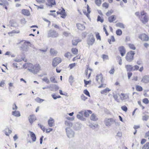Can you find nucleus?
Masks as SVG:
<instances>
[{
    "label": "nucleus",
    "mask_w": 149,
    "mask_h": 149,
    "mask_svg": "<svg viewBox=\"0 0 149 149\" xmlns=\"http://www.w3.org/2000/svg\"><path fill=\"white\" fill-rule=\"evenodd\" d=\"M96 36L97 40H101V37L99 33H97L96 34Z\"/></svg>",
    "instance_id": "864d4df0"
},
{
    "label": "nucleus",
    "mask_w": 149,
    "mask_h": 149,
    "mask_svg": "<svg viewBox=\"0 0 149 149\" xmlns=\"http://www.w3.org/2000/svg\"><path fill=\"white\" fill-rule=\"evenodd\" d=\"M115 122V120L112 118H106L104 120V123L107 126H110Z\"/></svg>",
    "instance_id": "423d86ee"
},
{
    "label": "nucleus",
    "mask_w": 149,
    "mask_h": 149,
    "mask_svg": "<svg viewBox=\"0 0 149 149\" xmlns=\"http://www.w3.org/2000/svg\"><path fill=\"white\" fill-rule=\"evenodd\" d=\"M51 82L53 83H57V82L56 79L54 77H51L50 78Z\"/></svg>",
    "instance_id": "2f4dec72"
},
{
    "label": "nucleus",
    "mask_w": 149,
    "mask_h": 149,
    "mask_svg": "<svg viewBox=\"0 0 149 149\" xmlns=\"http://www.w3.org/2000/svg\"><path fill=\"white\" fill-rule=\"evenodd\" d=\"M143 102L144 103H145L146 104H148L149 102V100L147 98H145L143 100Z\"/></svg>",
    "instance_id": "09e8293b"
},
{
    "label": "nucleus",
    "mask_w": 149,
    "mask_h": 149,
    "mask_svg": "<svg viewBox=\"0 0 149 149\" xmlns=\"http://www.w3.org/2000/svg\"><path fill=\"white\" fill-rule=\"evenodd\" d=\"M113 97L116 101L118 102H119L118 100V97L117 94H113Z\"/></svg>",
    "instance_id": "49530a36"
},
{
    "label": "nucleus",
    "mask_w": 149,
    "mask_h": 149,
    "mask_svg": "<svg viewBox=\"0 0 149 149\" xmlns=\"http://www.w3.org/2000/svg\"><path fill=\"white\" fill-rule=\"evenodd\" d=\"M11 130H9V129H8L7 130H6V131L5 132V134L6 136H8L9 135V134L11 133Z\"/></svg>",
    "instance_id": "a19ab883"
},
{
    "label": "nucleus",
    "mask_w": 149,
    "mask_h": 149,
    "mask_svg": "<svg viewBox=\"0 0 149 149\" xmlns=\"http://www.w3.org/2000/svg\"><path fill=\"white\" fill-rule=\"evenodd\" d=\"M102 58L103 60L108 59H109L108 56L104 54L102 55Z\"/></svg>",
    "instance_id": "6e6d98bb"
},
{
    "label": "nucleus",
    "mask_w": 149,
    "mask_h": 149,
    "mask_svg": "<svg viewBox=\"0 0 149 149\" xmlns=\"http://www.w3.org/2000/svg\"><path fill=\"white\" fill-rule=\"evenodd\" d=\"M38 125L40 127V128L44 131V132L45 131V127H44L43 125H41L39 123L38 124Z\"/></svg>",
    "instance_id": "13d9d810"
},
{
    "label": "nucleus",
    "mask_w": 149,
    "mask_h": 149,
    "mask_svg": "<svg viewBox=\"0 0 149 149\" xmlns=\"http://www.w3.org/2000/svg\"><path fill=\"white\" fill-rule=\"evenodd\" d=\"M121 108L123 111L125 112H126L127 111V108L125 106H123L121 107Z\"/></svg>",
    "instance_id": "3c124183"
},
{
    "label": "nucleus",
    "mask_w": 149,
    "mask_h": 149,
    "mask_svg": "<svg viewBox=\"0 0 149 149\" xmlns=\"http://www.w3.org/2000/svg\"><path fill=\"white\" fill-rule=\"evenodd\" d=\"M58 36V33L55 30H50L48 31L47 36L48 37L55 38L57 37Z\"/></svg>",
    "instance_id": "7ed1b4c3"
},
{
    "label": "nucleus",
    "mask_w": 149,
    "mask_h": 149,
    "mask_svg": "<svg viewBox=\"0 0 149 149\" xmlns=\"http://www.w3.org/2000/svg\"><path fill=\"white\" fill-rule=\"evenodd\" d=\"M139 67L137 65H135L132 67V71L137 70L139 69Z\"/></svg>",
    "instance_id": "a18cd8bd"
},
{
    "label": "nucleus",
    "mask_w": 149,
    "mask_h": 149,
    "mask_svg": "<svg viewBox=\"0 0 149 149\" xmlns=\"http://www.w3.org/2000/svg\"><path fill=\"white\" fill-rule=\"evenodd\" d=\"M116 33L117 35L120 36L122 34V32L121 30L118 29L116 31Z\"/></svg>",
    "instance_id": "ea45409f"
},
{
    "label": "nucleus",
    "mask_w": 149,
    "mask_h": 149,
    "mask_svg": "<svg viewBox=\"0 0 149 149\" xmlns=\"http://www.w3.org/2000/svg\"><path fill=\"white\" fill-rule=\"evenodd\" d=\"M103 6L105 7L106 8H108L109 6V4L107 3H104L102 4Z\"/></svg>",
    "instance_id": "bf43d9fd"
},
{
    "label": "nucleus",
    "mask_w": 149,
    "mask_h": 149,
    "mask_svg": "<svg viewBox=\"0 0 149 149\" xmlns=\"http://www.w3.org/2000/svg\"><path fill=\"white\" fill-rule=\"evenodd\" d=\"M72 52L73 54H77L78 50L76 48H72Z\"/></svg>",
    "instance_id": "c9c22d12"
},
{
    "label": "nucleus",
    "mask_w": 149,
    "mask_h": 149,
    "mask_svg": "<svg viewBox=\"0 0 149 149\" xmlns=\"http://www.w3.org/2000/svg\"><path fill=\"white\" fill-rule=\"evenodd\" d=\"M129 93H121L120 94V96L121 99L122 100H124L126 99H129Z\"/></svg>",
    "instance_id": "2eb2a0df"
},
{
    "label": "nucleus",
    "mask_w": 149,
    "mask_h": 149,
    "mask_svg": "<svg viewBox=\"0 0 149 149\" xmlns=\"http://www.w3.org/2000/svg\"><path fill=\"white\" fill-rule=\"evenodd\" d=\"M102 79V74H100L96 76V81L100 84V82L101 83V85L98 87L99 88H101L102 87H105V84H102L103 83Z\"/></svg>",
    "instance_id": "20e7f679"
},
{
    "label": "nucleus",
    "mask_w": 149,
    "mask_h": 149,
    "mask_svg": "<svg viewBox=\"0 0 149 149\" xmlns=\"http://www.w3.org/2000/svg\"><path fill=\"white\" fill-rule=\"evenodd\" d=\"M5 84V81L2 80L0 83V86L1 87H3Z\"/></svg>",
    "instance_id": "e2e57ef3"
},
{
    "label": "nucleus",
    "mask_w": 149,
    "mask_h": 149,
    "mask_svg": "<svg viewBox=\"0 0 149 149\" xmlns=\"http://www.w3.org/2000/svg\"><path fill=\"white\" fill-rule=\"evenodd\" d=\"M22 13L24 15L29 16L30 14L29 12L26 9H23L22 10Z\"/></svg>",
    "instance_id": "cd10ccee"
},
{
    "label": "nucleus",
    "mask_w": 149,
    "mask_h": 149,
    "mask_svg": "<svg viewBox=\"0 0 149 149\" xmlns=\"http://www.w3.org/2000/svg\"><path fill=\"white\" fill-rule=\"evenodd\" d=\"M84 81L85 84V86H86L90 84L91 83V81H87L86 80L84 79Z\"/></svg>",
    "instance_id": "8fccbe9b"
},
{
    "label": "nucleus",
    "mask_w": 149,
    "mask_h": 149,
    "mask_svg": "<svg viewBox=\"0 0 149 149\" xmlns=\"http://www.w3.org/2000/svg\"><path fill=\"white\" fill-rule=\"evenodd\" d=\"M90 119L93 121H96L97 118H96L95 115L94 114H93L91 116Z\"/></svg>",
    "instance_id": "7c9ffc66"
},
{
    "label": "nucleus",
    "mask_w": 149,
    "mask_h": 149,
    "mask_svg": "<svg viewBox=\"0 0 149 149\" xmlns=\"http://www.w3.org/2000/svg\"><path fill=\"white\" fill-rule=\"evenodd\" d=\"M10 24L11 26L16 27L18 26V24L15 21L12 20L9 21Z\"/></svg>",
    "instance_id": "dca6fc26"
},
{
    "label": "nucleus",
    "mask_w": 149,
    "mask_h": 149,
    "mask_svg": "<svg viewBox=\"0 0 149 149\" xmlns=\"http://www.w3.org/2000/svg\"><path fill=\"white\" fill-rule=\"evenodd\" d=\"M118 49L120 52L121 55L123 56H124L126 53V50L123 46H121L118 47Z\"/></svg>",
    "instance_id": "9b49d317"
},
{
    "label": "nucleus",
    "mask_w": 149,
    "mask_h": 149,
    "mask_svg": "<svg viewBox=\"0 0 149 149\" xmlns=\"http://www.w3.org/2000/svg\"><path fill=\"white\" fill-rule=\"evenodd\" d=\"M84 112L83 111L79 112L77 115V118L82 121H85L86 119L83 117V114Z\"/></svg>",
    "instance_id": "f8f14e48"
},
{
    "label": "nucleus",
    "mask_w": 149,
    "mask_h": 149,
    "mask_svg": "<svg viewBox=\"0 0 149 149\" xmlns=\"http://www.w3.org/2000/svg\"><path fill=\"white\" fill-rule=\"evenodd\" d=\"M67 136L69 138L74 137V131L70 128L66 127L65 128Z\"/></svg>",
    "instance_id": "39448f33"
},
{
    "label": "nucleus",
    "mask_w": 149,
    "mask_h": 149,
    "mask_svg": "<svg viewBox=\"0 0 149 149\" xmlns=\"http://www.w3.org/2000/svg\"><path fill=\"white\" fill-rule=\"evenodd\" d=\"M111 90L108 88H107L101 91V93L102 94H105L106 95L107 93L109 92Z\"/></svg>",
    "instance_id": "a878e982"
},
{
    "label": "nucleus",
    "mask_w": 149,
    "mask_h": 149,
    "mask_svg": "<svg viewBox=\"0 0 149 149\" xmlns=\"http://www.w3.org/2000/svg\"><path fill=\"white\" fill-rule=\"evenodd\" d=\"M125 68L127 71L130 72L132 71V66L130 65H127L125 66Z\"/></svg>",
    "instance_id": "bb28decb"
},
{
    "label": "nucleus",
    "mask_w": 149,
    "mask_h": 149,
    "mask_svg": "<svg viewBox=\"0 0 149 149\" xmlns=\"http://www.w3.org/2000/svg\"><path fill=\"white\" fill-rule=\"evenodd\" d=\"M50 53L52 55H54L56 54L57 52L54 49L52 48L50 49Z\"/></svg>",
    "instance_id": "f704fd0d"
},
{
    "label": "nucleus",
    "mask_w": 149,
    "mask_h": 149,
    "mask_svg": "<svg viewBox=\"0 0 149 149\" xmlns=\"http://www.w3.org/2000/svg\"><path fill=\"white\" fill-rule=\"evenodd\" d=\"M61 59L58 57H56L53 60L52 65L53 66L55 67L61 62Z\"/></svg>",
    "instance_id": "0eeeda50"
},
{
    "label": "nucleus",
    "mask_w": 149,
    "mask_h": 149,
    "mask_svg": "<svg viewBox=\"0 0 149 149\" xmlns=\"http://www.w3.org/2000/svg\"><path fill=\"white\" fill-rule=\"evenodd\" d=\"M65 125L67 127L70 128L72 126V123L70 121L66 120L65 121Z\"/></svg>",
    "instance_id": "5701e85b"
},
{
    "label": "nucleus",
    "mask_w": 149,
    "mask_h": 149,
    "mask_svg": "<svg viewBox=\"0 0 149 149\" xmlns=\"http://www.w3.org/2000/svg\"><path fill=\"white\" fill-rule=\"evenodd\" d=\"M77 28L79 30H83L85 29V27L84 26L83 24H77Z\"/></svg>",
    "instance_id": "412c9836"
},
{
    "label": "nucleus",
    "mask_w": 149,
    "mask_h": 149,
    "mask_svg": "<svg viewBox=\"0 0 149 149\" xmlns=\"http://www.w3.org/2000/svg\"><path fill=\"white\" fill-rule=\"evenodd\" d=\"M142 149H149V142L147 143L143 146Z\"/></svg>",
    "instance_id": "4c0bfd02"
},
{
    "label": "nucleus",
    "mask_w": 149,
    "mask_h": 149,
    "mask_svg": "<svg viewBox=\"0 0 149 149\" xmlns=\"http://www.w3.org/2000/svg\"><path fill=\"white\" fill-rule=\"evenodd\" d=\"M139 38L143 41H148L149 38L148 36L145 33H142L139 36Z\"/></svg>",
    "instance_id": "1a4fd4ad"
},
{
    "label": "nucleus",
    "mask_w": 149,
    "mask_h": 149,
    "mask_svg": "<svg viewBox=\"0 0 149 149\" xmlns=\"http://www.w3.org/2000/svg\"><path fill=\"white\" fill-rule=\"evenodd\" d=\"M113 13V11L111 10L108 11L106 13L107 16H108Z\"/></svg>",
    "instance_id": "052dcab7"
},
{
    "label": "nucleus",
    "mask_w": 149,
    "mask_h": 149,
    "mask_svg": "<svg viewBox=\"0 0 149 149\" xmlns=\"http://www.w3.org/2000/svg\"><path fill=\"white\" fill-rule=\"evenodd\" d=\"M29 43H30V42H24L20 47L21 50L24 51H27L29 49V47L27 44Z\"/></svg>",
    "instance_id": "9d476101"
},
{
    "label": "nucleus",
    "mask_w": 149,
    "mask_h": 149,
    "mask_svg": "<svg viewBox=\"0 0 149 149\" xmlns=\"http://www.w3.org/2000/svg\"><path fill=\"white\" fill-rule=\"evenodd\" d=\"M136 90L138 91H141L143 90L142 87L139 85L136 86Z\"/></svg>",
    "instance_id": "473e14b6"
},
{
    "label": "nucleus",
    "mask_w": 149,
    "mask_h": 149,
    "mask_svg": "<svg viewBox=\"0 0 149 149\" xmlns=\"http://www.w3.org/2000/svg\"><path fill=\"white\" fill-rule=\"evenodd\" d=\"M50 88L51 89V90L52 91H54V90L56 91L58 90L59 88V87L57 86L55 84L51 85L50 86Z\"/></svg>",
    "instance_id": "aec40b11"
},
{
    "label": "nucleus",
    "mask_w": 149,
    "mask_h": 149,
    "mask_svg": "<svg viewBox=\"0 0 149 149\" xmlns=\"http://www.w3.org/2000/svg\"><path fill=\"white\" fill-rule=\"evenodd\" d=\"M47 3H46V5L50 7V8L52 7V6L56 5L55 0H47Z\"/></svg>",
    "instance_id": "ddd939ff"
},
{
    "label": "nucleus",
    "mask_w": 149,
    "mask_h": 149,
    "mask_svg": "<svg viewBox=\"0 0 149 149\" xmlns=\"http://www.w3.org/2000/svg\"><path fill=\"white\" fill-rule=\"evenodd\" d=\"M66 119L67 120H69L70 121H73L74 120V118L73 117H66Z\"/></svg>",
    "instance_id": "69168bd1"
},
{
    "label": "nucleus",
    "mask_w": 149,
    "mask_h": 149,
    "mask_svg": "<svg viewBox=\"0 0 149 149\" xmlns=\"http://www.w3.org/2000/svg\"><path fill=\"white\" fill-rule=\"evenodd\" d=\"M84 93L86 95L90 97L89 93L87 89L85 90L84 92Z\"/></svg>",
    "instance_id": "603ef678"
},
{
    "label": "nucleus",
    "mask_w": 149,
    "mask_h": 149,
    "mask_svg": "<svg viewBox=\"0 0 149 149\" xmlns=\"http://www.w3.org/2000/svg\"><path fill=\"white\" fill-rule=\"evenodd\" d=\"M42 80L47 84H49L50 83V82L49 80L48 79L47 77H45L43 78L42 79Z\"/></svg>",
    "instance_id": "e433bc0d"
},
{
    "label": "nucleus",
    "mask_w": 149,
    "mask_h": 149,
    "mask_svg": "<svg viewBox=\"0 0 149 149\" xmlns=\"http://www.w3.org/2000/svg\"><path fill=\"white\" fill-rule=\"evenodd\" d=\"M31 139L33 141L35 142L36 141V138L35 134L32 132L29 131Z\"/></svg>",
    "instance_id": "a211bd4d"
},
{
    "label": "nucleus",
    "mask_w": 149,
    "mask_h": 149,
    "mask_svg": "<svg viewBox=\"0 0 149 149\" xmlns=\"http://www.w3.org/2000/svg\"><path fill=\"white\" fill-rule=\"evenodd\" d=\"M35 100L36 102L39 103L42 102L43 101H44V100L41 99L38 97L35 99Z\"/></svg>",
    "instance_id": "58836bf2"
},
{
    "label": "nucleus",
    "mask_w": 149,
    "mask_h": 149,
    "mask_svg": "<svg viewBox=\"0 0 149 149\" xmlns=\"http://www.w3.org/2000/svg\"><path fill=\"white\" fill-rule=\"evenodd\" d=\"M74 79L73 77L72 76V75H70L69 77V82L71 83H72L73 82V80Z\"/></svg>",
    "instance_id": "de8ad7c7"
},
{
    "label": "nucleus",
    "mask_w": 149,
    "mask_h": 149,
    "mask_svg": "<svg viewBox=\"0 0 149 149\" xmlns=\"http://www.w3.org/2000/svg\"><path fill=\"white\" fill-rule=\"evenodd\" d=\"M135 53L134 51H130L127 53L125 57L126 60L129 62L133 61L134 59V56Z\"/></svg>",
    "instance_id": "f03ea898"
},
{
    "label": "nucleus",
    "mask_w": 149,
    "mask_h": 149,
    "mask_svg": "<svg viewBox=\"0 0 149 149\" xmlns=\"http://www.w3.org/2000/svg\"><path fill=\"white\" fill-rule=\"evenodd\" d=\"M21 22L22 24H24L26 23V21L25 19L24 18H23L21 20Z\"/></svg>",
    "instance_id": "680f3d73"
},
{
    "label": "nucleus",
    "mask_w": 149,
    "mask_h": 149,
    "mask_svg": "<svg viewBox=\"0 0 149 149\" xmlns=\"http://www.w3.org/2000/svg\"><path fill=\"white\" fill-rule=\"evenodd\" d=\"M71 53L69 52H68L65 54L64 56L65 57L68 58L70 55Z\"/></svg>",
    "instance_id": "0e129e2a"
},
{
    "label": "nucleus",
    "mask_w": 149,
    "mask_h": 149,
    "mask_svg": "<svg viewBox=\"0 0 149 149\" xmlns=\"http://www.w3.org/2000/svg\"><path fill=\"white\" fill-rule=\"evenodd\" d=\"M95 40V39L93 35L91 33L90 35L89 38L87 40V43L89 45H92Z\"/></svg>",
    "instance_id": "6e6552de"
},
{
    "label": "nucleus",
    "mask_w": 149,
    "mask_h": 149,
    "mask_svg": "<svg viewBox=\"0 0 149 149\" xmlns=\"http://www.w3.org/2000/svg\"><path fill=\"white\" fill-rule=\"evenodd\" d=\"M116 19V18L115 16V15H112L108 18V21L110 23L112 22Z\"/></svg>",
    "instance_id": "4be33fe9"
},
{
    "label": "nucleus",
    "mask_w": 149,
    "mask_h": 149,
    "mask_svg": "<svg viewBox=\"0 0 149 149\" xmlns=\"http://www.w3.org/2000/svg\"><path fill=\"white\" fill-rule=\"evenodd\" d=\"M142 21L143 23H145L147 22L148 21L147 17L145 15L143 17V19L142 20Z\"/></svg>",
    "instance_id": "79ce46f5"
},
{
    "label": "nucleus",
    "mask_w": 149,
    "mask_h": 149,
    "mask_svg": "<svg viewBox=\"0 0 149 149\" xmlns=\"http://www.w3.org/2000/svg\"><path fill=\"white\" fill-rule=\"evenodd\" d=\"M12 114L17 117L20 116V113L18 111H14L12 112Z\"/></svg>",
    "instance_id": "c85d7f7f"
},
{
    "label": "nucleus",
    "mask_w": 149,
    "mask_h": 149,
    "mask_svg": "<svg viewBox=\"0 0 149 149\" xmlns=\"http://www.w3.org/2000/svg\"><path fill=\"white\" fill-rule=\"evenodd\" d=\"M84 115L86 117H88L89 116V114H88V112L87 111H86L85 112H84Z\"/></svg>",
    "instance_id": "338daca9"
},
{
    "label": "nucleus",
    "mask_w": 149,
    "mask_h": 149,
    "mask_svg": "<svg viewBox=\"0 0 149 149\" xmlns=\"http://www.w3.org/2000/svg\"><path fill=\"white\" fill-rule=\"evenodd\" d=\"M48 124L49 126L50 127H52L54 126V119L52 118H50L48 120Z\"/></svg>",
    "instance_id": "6ab92c4d"
},
{
    "label": "nucleus",
    "mask_w": 149,
    "mask_h": 149,
    "mask_svg": "<svg viewBox=\"0 0 149 149\" xmlns=\"http://www.w3.org/2000/svg\"><path fill=\"white\" fill-rule=\"evenodd\" d=\"M23 67L25 68L29 67V68H28L27 70L34 74H37L40 70H41L40 65L38 64H36L34 66L31 63L25 64L23 65Z\"/></svg>",
    "instance_id": "f257e3e1"
},
{
    "label": "nucleus",
    "mask_w": 149,
    "mask_h": 149,
    "mask_svg": "<svg viewBox=\"0 0 149 149\" xmlns=\"http://www.w3.org/2000/svg\"><path fill=\"white\" fill-rule=\"evenodd\" d=\"M95 2L96 4L98 6H99L101 3V0H96Z\"/></svg>",
    "instance_id": "c03bdc74"
},
{
    "label": "nucleus",
    "mask_w": 149,
    "mask_h": 149,
    "mask_svg": "<svg viewBox=\"0 0 149 149\" xmlns=\"http://www.w3.org/2000/svg\"><path fill=\"white\" fill-rule=\"evenodd\" d=\"M128 45L130 49L133 50H135L136 49V47L133 44H129Z\"/></svg>",
    "instance_id": "37998d69"
},
{
    "label": "nucleus",
    "mask_w": 149,
    "mask_h": 149,
    "mask_svg": "<svg viewBox=\"0 0 149 149\" xmlns=\"http://www.w3.org/2000/svg\"><path fill=\"white\" fill-rule=\"evenodd\" d=\"M29 119L30 123L31 124L34 121L36 120V118L35 116L32 115L30 116V117L29 118Z\"/></svg>",
    "instance_id": "f3484780"
},
{
    "label": "nucleus",
    "mask_w": 149,
    "mask_h": 149,
    "mask_svg": "<svg viewBox=\"0 0 149 149\" xmlns=\"http://www.w3.org/2000/svg\"><path fill=\"white\" fill-rule=\"evenodd\" d=\"M81 97L82 100H85L87 98L83 94H82L81 95Z\"/></svg>",
    "instance_id": "774afa93"
},
{
    "label": "nucleus",
    "mask_w": 149,
    "mask_h": 149,
    "mask_svg": "<svg viewBox=\"0 0 149 149\" xmlns=\"http://www.w3.org/2000/svg\"><path fill=\"white\" fill-rule=\"evenodd\" d=\"M81 41V40L79 39H73L72 41V45L74 46H76L78 43Z\"/></svg>",
    "instance_id": "393cba45"
},
{
    "label": "nucleus",
    "mask_w": 149,
    "mask_h": 149,
    "mask_svg": "<svg viewBox=\"0 0 149 149\" xmlns=\"http://www.w3.org/2000/svg\"><path fill=\"white\" fill-rule=\"evenodd\" d=\"M60 14L62 15L61 17L62 18H64L66 16V14L65 12V10L64 9L62 8V9L60 12Z\"/></svg>",
    "instance_id": "b1692460"
},
{
    "label": "nucleus",
    "mask_w": 149,
    "mask_h": 149,
    "mask_svg": "<svg viewBox=\"0 0 149 149\" xmlns=\"http://www.w3.org/2000/svg\"><path fill=\"white\" fill-rule=\"evenodd\" d=\"M148 118V116L145 115L143 116L142 119L143 120L147 121Z\"/></svg>",
    "instance_id": "4d7b16f0"
},
{
    "label": "nucleus",
    "mask_w": 149,
    "mask_h": 149,
    "mask_svg": "<svg viewBox=\"0 0 149 149\" xmlns=\"http://www.w3.org/2000/svg\"><path fill=\"white\" fill-rule=\"evenodd\" d=\"M141 81L145 84L148 83L149 82V75H145L143 77Z\"/></svg>",
    "instance_id": "4468645a"
},
{
    "label": "nucleus",
    "mask_w": 149,
    "mask_h": 149,
    "mask_svg": "<svg viewBox=\"0 0 149 149\" xmlns=\"http://www.w3.org/2000/svg\"><path fill=\"white\" fill-rule=\"evenodd\" d=\"M97 21L100 22L101 23H102L104 21V20L102 19L99 15H98L97 17Z\"/></svg>",
    "instance_id": "5fc2aeb1"
},
{
    "label": "nucleus",
    "mask_w": 149,
    "mask_h": 149,
    "mask_svg": "<svg viewBox=\"0 0 149 149\" xmlns=\"http://www.w3.org/2000/svg\"><path fill=\"white\" fill-rule=\"evenodd\" d=\"M116 26L118 27H119L121 28H124L125 26L124 24L121 23L119 22L116 24Z\"/></svg>",
    "instance_id": "72a5a7b5"
},
{
    "label": "nucleus",
    "mask_w": 149,
    "mask_h": 149,
    "mask_svg": "<svg viewBox=\"0 0 149 149\" xmlns=\"http://www.w3.org/2000/svg\"><path fill=\"white\" fill-rule=\"evenodd\" d=\"M0 1L2 2V3H0V5L1 6H6L8 5V2L6 1V0H0Z\"/></svg>",
    "instance_id": "c756f323"
}]
</instances>
